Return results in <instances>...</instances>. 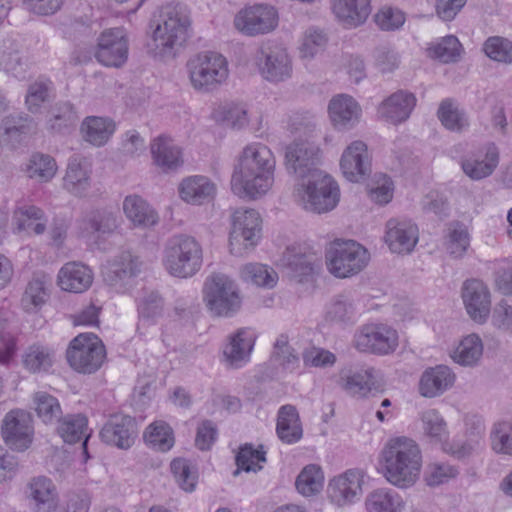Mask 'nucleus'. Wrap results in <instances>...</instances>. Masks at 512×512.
Listing matches in <instances>:
<instances>
[{
  "mask_svg": "<svg viewBox=\"0 0 512 512\" xmlns=\"http://www.w3.org/2000/svg\"><path fill=\"white\" fill-rule=\"evenodd\" d=\"M325 475L317 464H308L302 468L295 480V488L303 497H314L324 488Z\"/></svg>",
  "mask_w": 512,
  "mask_h": 512,
  "instance_id": "obj_45",
  "label": "nucleus"
},
{
  "mask_svg": "<svg viewBox=\"0 0 512 512\" xmlns=\"http://www.w3.org/2000/svg\"><path fill=\"white\" fill-rule=\"evenodd\" d=\"M256 340L255 330L248 327L229 334L221 347V361L230 368L244 367L251 360Z\"/></svg>",
  "mask_w": 512,
  "mask_h": 512,
  "instance_id": "obj_17",
  "label": "nucleus"
},
{
  "mask_svg": "<svg viewBox=\"0 0 512 512\" xmlns=\"http://www.w3.org/2000/svg\"><path fill=\"white\" fill-rule=\"evenodd\" d=\"M1 435L7 447L14 452L29 450L35 440L34 420L23 409H12L4 416Z\"/></svg>",
  "mask_w": 512,
  "mask_h": 512,
  "instance_id": "obj_13",
  "label": "nucleus"
},
{
  "mask_svg": "<svg viewBox=\"0 0 512 512\" xmlns=\"http://www.w3.org/2000/svg\"><path fill=\"white\" fill-rule=\"evenodd\" d=\"M187 70L192 87L209 92L228 78V63L224 56L213 51H204L190 58Z\"/></svg>",
  "mask_w": 512,
  "mask_h": 512,
  "instance_id": "obj_8",
  "label": "nucleus"
},
{
  "mask_svg": "<svg viewBox=\"0 0 512 512\" xmlns=\"http://www.w3.org/2000/svg\"><path fill=\"white\" fill-rule=\"evenodd\" d=\"M165 253L166 256H199L202 248L194 237L178 234L167 240Z\"/></svg>",
  "mask_w": 512,
  "mask_h": 512,
  "instance_id": "obj_58",
  "label": "nucleus"
},
{
  "mask_svg": "<svg viewBox=\"0 0 512 512\" xmlns=\"http://www.w3.org/2000/svg\"><path fill=\"white\" fill-rule=\"evenodd\" d=\"M180 197L192 204H202L214 198L215 184L206 176L196 175L184 179L179 186Z\"/></svg>",
  "mask_w": 512,
  "mask_h": 512,
  "instance_id": "obj_37",
  "label": "nucleus"
},
{
  "mask_svg": "<svg viewBox=\"0 0 512 512\" xmlns=\"http://www.w3.org/2000/svg\"><path fill=\"white\" fill-rule=\"evenodd\" d=\"M462 421L471 439L461 445L451 441L448 422L435 408L421 411L415 426L421 437L428 443L438 446L447 454L464 458L480 447L485 429L483 419L477 414L465 413Z\"/></svg>",
  "mask_w": 512,
  "mask_h": 512,
  "instance_id": "obj_2",
  "label": "nucleus"
},
{
  "mask_svg": "<svg viewBox=\"0 0 512 512\" xmlns=\"http://www.w3.org/2000/svg\"><path fill=\"white\" fill-rule=\"evenodd\" d=\"M354 346L361 352L379 356L390 355L399 346V334L393 326L387 323L369 322L356 331Z\"/></svg>",
  "mask_w": 512,
  "mask_h": 512,
  "instance_id": "obj_11",
  "label": "nucleus"
},
{
  "mask_svg": "<svg viewBox=\"0 0 512 512\" xmlns=\"http://www.w3.org/2000/svg\"><path fill=\"white\" fill-rule=\"evenodd\" d=\"M489 440L493 452L512 456V418L496 421L491 428Z\"/></svg>",
  "mask_w": 512,
  "mask_h": 512,
  "instance_id": "obj_50",
  "label": "nucleus"
},
{
  "mask_svg": "<svg viewBox=\"0 0 512 512\" xmlns=\"http://www.w3.org/2000/svg\"><path fill=\"white\" fill-rule=\"evenodd\" d=\"M423 466L418 443L406 436L389 439L377 459V471L392 486L409 489L420 479Z\"/></svg>",
  "mask_w": 512,
  "mask_h": 512,
  "instance_id": "obj_3",
  "label": "nucleus"
},
{
  "mask_svg": "<svg viewBox=\"0 0 512 512\" xmlns=\"http://www.w3.org/2000/svg\"><path fill=\"white\" fill-rule=\"evenodd\" d=\"M294 201L303 209L314 213L333 210L340 199L337 182L324 172L312 174V178L296 182L293 190Z\"/></svg>",
  "mask_w": 512,
  "mask_h": 512,
  "instance_id": "obj_6",
  "label": "nucleus"
},
{
  "mask_svg": "<svg viewBox=\"0 0 512 512\" xmlns=\"http://www.w3.org/2000/svg\"><path fill=\"white\" fill-rule=\"evenodd\" d=\"M484 343L477 333L462 336L450 351V358L454 363L463 367H474L482 359Z\"/></svg>",
  "mask_w": 512,
  "mask_h": 512,
  "instance_id": "obj_34",
  "label": "nucleus"
},
{
  "mask_svg": "<svg viewBox=\"0 0 512 512\" xmlns=\"http://www.w3.org/2000/svg\"><path fill=\"white\" fill-rule=\"evenodd\" d=\"M190 25V12L185 5L163 6L150 22L149 52L161 60L174 58L189 37Z\"/></svg>",
  "mask_w": 512,
  "mask_h": 512,
  "instance_id": "obj_4",
  "label": "nucleus"
},
{
  "mask_svg": "<svg viewBox=\"0 0 512 512\" xmlns=\"http://www.w3.org/2000/svg\"><path fill=\"white\" fill-rule=\"evenodd\" d=\"M214 118L233 129H242L248 124L247 110L243 105L224 104L214 111Z\"/></svg>",
  "mask_w": 512,
  "mask_h": 512,
  "instance_id": "obj_57",
  "label": "nucleus"
},
{
  "mask_svg": "<svg viewBox=\"0 0 512 512\" xmlns=\"http://www.w3.org/2000/svg\"><path fill=\"white\" fill-rule=\"evenodd\" d=\"M78 119V114L71 103L59 102L50 111L47 127L55 133H67L76 126Z\"/></svg>",
  "mask_w": 512,
  "mask_h": 512,
  "instance_id": "obj_49",
  "label": "nucleus"
},
{
  "mask_svg": "<svg viewBox=\"0 0 512 512\" xmlns=\"http://www.w3.org/2000/svg\"><path fill=\"white\" fill-rule=\"evenodd\" d=\"M93 274L91 269L79 261L66 263L57 276L58 286L67 292L82 293L92 284Z\"/></svg>",
  "mask_w": 512,
  "mask_h": 512,
  "instance_id": "obj_31",
  "label": "nucleus"
},
{
  "mask_svg": "<svg viewBox=\"0 0 512 512\" xmlns=\"http://www.w3.org/2000/svg\"><path fill=\"white\" fill-rule=\"evenodd\" d=\"M33 127V120L24 113H13L2 119L0 127V144L15 148Z\"/></svg>",
  "mask_w": 512,
  "mask_h": 512,
  "instance_id": "obj_35",
  "label": "nucleus"
},
{
  "mask_svg": "<svg viewBox=\"0 0 512 512\" xmlns=\"http://www.w3.org/2000/svg\"><path fill=\"white\" fill-rule=\"evenodd\" d=\"M27 495L36 512H56L59 508L58 491L50 478L38 476L31 479Z\"/></svg>",
  "mask_w": 512,
  "mask_h": 512,
  "instance_id": "obj_29",
  "label": "nucleus"
},
{
  "mask_svg": "<svg viewBox=\"0 0 512 512\" xmlns=\"http://www.w3.org/2000/svg\"><path fill=\"white\" fill-rule=\"evenodd\" d=\"M96 59L107 67L119 68L128 59V41L123 28L105 30L98 38Z\"/></svg>",
  "mask_w": 512,
  "mask_h": 512,
  "instance_id": "obj_19",
  "label": "nucleus"
},
{
  "mask_svg": "<svg viewBox=\"0 0 512 512\" xmlns=\"http://www.w3.org/2000/svg\"><path fill=\"white\" fill-rule=\"evenodd\" d=\"M234 25L248 36L269 33L278 25V13L271 5L256 4L240 10L234 18Z\"/></svg>",
  "mask_w": 512,
  "mask_h": 512,
  "instance_id": "obj_18",
  "label": "nucleus"
},
{
  "mask_svg": "<svg viewBox=\"0 0 512 512\" xmlns=\"http://www.w3.org/2000/svg\"><path fill=\"white\" fill-rule=\"evenodd\" d=\"M145 444L159 452H167L175 444V435L172 427L162 420H157L149 424L144 433Z\"/></svg>",
  "mask_w": 512,
  "mask_h": 512,
  "instance_id": "obj_44",
  "label": "nucleus"
},
{
  "mask_svg": "<svg viewBox=\"0 0 512 512\" xmlns=\"http://www.w3.org/2000/svg\"><path fill=\"white\" fill-rule=\"evenodd\" d=\"M383 388V379L379 371L372 367L361 369L346 376L343 389L351 396L366 398Z\"/></svg>",
  "mask_w": 512,
  "mask_h": 512,
  "instance_id": "obj_30",
  "label": "nucleus"
},
{
  "mask_svg": "<svg viewBox=\"0 0 512 512\" xmlns=\"http://www.w3.org/2000/svg\"><path fill=\"white\" fill-rule=\"evenodd\" d=\"M240 275L244 282L267 289L274 288L278 282L276 271L268 265L258 262L245 265Z\"/></svg>",
  "mask_w": 512,
  "mask_h": 512,
  "instance_id": "obj_51",
  "label": "nucleus"
},
{
  "mask_svg": "<svg viewBox=\"0 0 512 512\" xmlns=\"http://www.w3.org/2000/svg\"><path fill=\"white\" fill-rule=\"evenodd\" d=\"M361 107L350 95L338 94L329 102L328 113L333 127L339 131L354 128L361 117Z\"/></svg>",
  "mask_w": 512,
  "mask_h": 512,
  "instance_id": "obj_24",
  "label": "nucleus"
},
{
  "mask_svg": "<svg viewBox=\"0 0 512 512\" xmlns=\"http://www.w3.org/2000/svg\"><path fill=\"white\" fill-rule=\"evenodd\" d=\"M208 310L217 316H232L242 306V296L237 283L224 273L209 276L202 290Z\"/></svg>",
  "mask_w": 512,
  "mask_h": 512,
  "instance_id": "obj_7",
  "label": "nucleus"
},
{
  "mask_svg": "<svg viewBox=\"0 0 512 512\" xmlns=\"http://www.w3.org/2000/svg\"><path fill=\"white\" fill-rule=\"evenodd\" d=\"M31 407L38 419L45 425L55 424L62 416V408L59 400L45 391L33 393Z\"/></svg>",
  "mask_w": 512,
  "mask_h": 512,
  "instance_id": "obj_47",
  "label": "nucleus"
},
{
  "mask_svg": "<svg viewBox=\"0 0 512 512\" xmlns=\"http://www.w3.org/2000/svg\"><path fill=\"white\" fill-rule=\"evenodd\" d=\"M151 154L156 165L163 170H173L182 164L181 150L174 141L160 135L150 145Z\"/></svg>",
  "mask_w": 512,
  "mask_h": 512,
  "instance_id": "obj_38",
  "label": "nucleus"
},
{
  "mask_svg": "<svg viewBox=\"0 0 512 512\" xmlns=\"http://www.w3.org/2000/svg\"><path fill=\"white\" fill-rule=\"evenodd\" d=\"M499 163V151L494 144L487 145L461 161L463 172L472 180H481L490 176Z\"/></svg>",
  "mask_w": 512,
  "mask_h": 512,
  "instance_id": "obj_27",
  "label": "nucleus"
},
{
  "mask_svg": "<svg viewBox=\"0 0 512 512\" xmlns=\"http://www.w3.org/2000/svg\"><path fill=\"white\" fill-rule=\"evenodd\" d=\"M407 501L397 491L379 487L370 491L364 500L365 512H406Z\"/></svg>",
  "mask_w": 512,
  "mask_h": 512,
  "instance_id": "obj_33",
  "label": "nucleus"
},
{
  "mask_svg": "<svg viewBox=\"0 0 512 512\" xmlns=\"http://www.w3.org/2000/svg\"><path fill=\"white\" fill-rule=\"evenodd\" d=\"M458 470L455 466L446 462H433L425 471V482L430 487H436L448 483L456 478Z\"/></svg>",
  "mask_w": 512,
  "mask_h": 512,
  "instance_id": "obj_61",
  "label": "nucleus"
},
{
  "mask_svg": "<svg viewBox=\"0 0 512 512\" xmlns=\"http://www.w3.org/2000/svg\"><path fill=\"white\" fill-rule=\"evenodd\" d=\"M83 139L93 146H103L115 131V123L105 117L88 116L81 123Z\"/></svg>",
  "mask_w": 512,
  "mask_h": 512,
  "instance_id": "obj_41",
  "label": "nucleus"
},
{
  "mask_svg": "<svg viewBox=\"0 0 512 512\" xmlns=\"http://www.w3.org/2000/svg\"><path fill=\"white\" fill-rule=\"evenodd\" d=\"M54 361V350L38 343L29 345L21 355L22 365L30 373L46 372Z\"/></svg>",
  "mask_w": 512,
  "mask_h": 512,
  "instance_id": "obj_43",
  "label": "nucleus"
},
{
  "mask_svg": "<svg viewBox=\"0 0 512 512\" xmlns=\"http://www.w3.org/2000/svg\"><path fill=\"white\" fill-rule=\"evenodd\" d=\"M163 265L171 276L188 278L200 270L202 262L201 258H166Z\"/></svg>",
  "mask_w": 512,
  "mask_h": 512,
  "instance_id": "obj_62",
  "label": "nucleus"
},
{
  "mask_svg": "<svg viewBox=\"0 0 512 512\" xmlns=\"http://www.w3.org/2000/svg\"><path fill=\"white\" fill-rule=\"evenodd\" d=\"M369 480L364 469H347L329 479L327 497L338 508L350 507L362 499Z\"/></svg>",
  "mask_w": 512,
  "mask_h": 512,
  "instance_id": "obj_9",
  "label": "nucleus"
},
{
  "mask_svg": "<svg viewBox=\"0 0 512 512\" xmlns=\"http://www.w3.org/2000/svg\"><path fill=\"white\" fill-rule=\"evenodd\" d=\"M50 278L44 273L35 274L27 283L21 298V305L27 312L38 311L47 301Z\"/></svg>",
  "mask_w": 512,
  "mask_h": 512,
  "instance_id": "obj_39",
  "label": "nucleus"
},
{
  "mask_svg": "<svg viewBox=\"0 0 512 512\" xmlns=\"http://www.w3.org/2000/svg\"><path fill=\"white\" fill-rule=\"evenodd\" d=\"M418 236V227L410 220L390 219L386 223L385 242L392 253H410Z\"/></svg>",
  "mask_w": 512,
  "mask_h": 512,
  "instance_id": "obj_22",
  "label": "nucleus"
},
{
  "mask_svg": "<svg viewBox=\"0 0 512 512\" xmlns=\"http://www.w3.org/2000/svg\"><path fill=\"white\" fill-rule=\"evenodd\" d=\"M275 165V157L266 145L252 143L245 146L233 169L232 191L242 198L264 196L273 186Z\"/></svg>",
  "mask_w": 512,
  "mask_h": 512,
  "instance_id": "obj_1",
  "label": "nucleus"
},
{
  "mask_svg": "<svg viewBox=\"0 0 512 512\" xmlns=\"http://www.w3.org/2000/svg\"><path fill=\"white\" fill-rule=\"evenodd\" d=\"M118 227L119 220L113 212L97 210L89 216L86 229L99 237L100 235L112 234Z\"/></svg>",
  "mask_w": 512,
  "mask_h": 512,
  "instance_id": "obj_60",
  "label": "nucleus"
},
{
  "mask_svg": "<svg viewBox=\"0 0 512 512\" xmlns=\"http://www.w3.org/2000/svg\"><path fill=\"white\" fill-rule=\"evenodd\" d=\"M253 60L260 75L269 82H282L292 75V59L287 49L280 44H262L256 50Z\"/></svg>",
  "mask_w": 512,
  "mask_h": 512,
  "instance_id": "obj_12",
  "label": "nucleus"
},
{
  "mask_svg": "<svg viewBox=\"0 0 512 512\" xmlns=\"http://www.w3.org/2000/svg\"><path fill=\"white\" fill-rule=\"evenodd\" d=\"M57 434L68 444L82 441L84 461L89 459L87 442L92 434L88 419L82 414H68L58 420Z\"/></svg>",
  "mask_w": 512,
  "mask_h": 512,
  "instance_id": "obj_28",
  "label": "nucleus"
},
{
  "mask_svg": "<svg viewBox=\"0 0 512 512\" xmlns=\"http://www.w3.org/2000/svg\"><path fill=\"white\" fill-rule=\"evenodd\" d=\"M483 50L494 61L512 63V42L506 38L499 36L488 38L484 43Z\"/></svg>",
  "mask_w": 512,
  "mask_h": 512,
  "instance_id": "obj_63",
  "label": "nucleus"
},
{
  "mask_svg": "<svg viewBox=\"0 0 512 512\" xmlns=\"http://www.w3.org/2000/svg\"><path fill=\"white\" fill-rule=\"evenodd\" d=\"M276 432L280 440L287 444L296 443L302 438V425L294 406L285 405L279 409Z\"/></svg>",
  "mask_w": 512,
  "mask_h": 512,
  "instance_id": "obj_40",
  "label": "nucleus"
},
{
  "mask_svg": "<svg viewBox=\"0 0 512 512\" xmlns=\"http://www.w3.org/2000/svg\"><path fill=\"white\" fill-rule=\"evenodd\" d=\"M455 380V373L446 365L427 368L419 379V394L425 398L439 397L454 385Z\"/></svg>",
  "mask_w": 512,
  "mask_h": 512,
  "instance_id": "obj_25",
  "label": "nucleus"
},
{
  "mask_svg": "<svg viewBox=\"0 0 512 512\" xmlns=\"http://www.w3.org/2000/svg\"><path fill=\"white\" fill-rule=\"evenodd\" d=\"M106 358L105 347L100 338L93 333H81L69 344L67 361L72 369L79 373L96 372Z\"/></svg>",
  "mask_w": 512,
  "mask_h": 512,
  "instance_id": "obj_10",
  "label": "nucleus"
},
{
  "mask_svg": "<svg viewBox=\"0 0 512 512\" xmlns=\"http://www.w3.org/2000/svg\"><path fill=\"white\" fill-rule=\"evenodd\" d=\"M25 171L31 179L42 183L48 182L56 174V161L50 155L35 153L30 157Z\"/></svg>",
  "mask_w": 512,
  "mask_h": 512,
  "instance_id": "obj_54",
  "label": "nucleus"
},
{
  "mask_svg": "<svg viewBox=\"0 0 512 512\" xmlns=\"http://www.w3.org/2000/svg\"><path fill=\"white\" fill-rule=\"evenodd\" d=\"M416 97L406 90H398L385 98L377 108L380 119L397 125L405 122L416 106Z\"/></svg>",
  "mask_w": 512,
  "mask_h": 512,
  "instance_id": "obj_23",
  "label": "nucleus"
},
{
  "mask_svg": "<svg viewBox=\"0 0 512 512\" xmlns=\"http://www.w3.org/2000/svg\"><path fill=\"white\" fill-rule=\"evenodd\" d=\"M320 149L312 141L300 140L289 144L285 150V165L289 174L297 178V182L312 178V174L322 172L317 168Z\"/></svg>",
  "mask_w": 512,
  "mask_h": 512,
  "instance_id": "obj_15",
  "label": "nucleus"
},
{
  "mask_svg": "<svg viewBox=\"0 0 512 512\" xmlns=\"http://www.w3.org/2000/svg\"><path fill=\"white\" fill-rule=\"evenodd\" d=\"M44 218L43 210L34 205L18 206L13 212V223L18 232L26 231L35 235L44 233L46 228Z\"/></svg>",
  "mask_w": 512,
  "mask_h": 512,
  "instance_id": "obj_42",
  "label": "nucleus"
},
{
  "mask_svg": "<svg viewBox=\"0 0 512 512\" xmlns=\"http://www.w3.org/2000/svg\"><path fill=\"white\" fill-rule=\"evenodd\" d=\"M261 219L254 209L239 208L232 216L231 253H250L260 239Z\"/></svg>",
  "mask_w": 512,
  "mask_h": 512,
  "instance_id": "obj_14",
  "label": "nucleus"
},
{
  "mask_svg": "<svg viewBox=\"0 0 512 512\" xmlns=\"http://www.w3.org/2000/svg\"><path fill=\"white\" fill-rule=\"evenodd\" d=\"M271 362L275 368L273 376L277 379H285L289 375L301 373L300 359L294 349L288 344V337L280 335L274 344Z\"/></svg>",
  "mask_w": 512,
  "mask_h": 512,
  "instance_id": "obj_32",
  "label": "nucleus"
},
{
  "mask_svg": "<svg viewBox=\"0 0 512 512\" xmlns=\"http://www.w3.org/2000/svg\"><path fill=\"white\" fill-rule=\"evenodd\" d=\"M63 186L76 196H83L90 188V170L83 157L72 156L67 164Z\"/></svg>",
  "mask_w": 512,
  "mask_h": 512,
  "instance_id": "obj_36",
  "label": "nucleus"
},
{
  "mask_svg": "<svg viewBox=\"0 0 512 512\" xmlns=\"http://www.w3.org/2000/svg\"><path fill=\"white\" fill-rule=\"evenodd\" d=\"M54 87L50 80H37L29 85L25 103L31 113L40 112L42 106L54 97Z\"/></svg>",
  "mask_w": 512,
  "mask_h": 512,
  "instance_id": "obj_56",
  "label": "nucleus"
},
{
  "mask_svg": "<svg viewBox=\"0 0 512 512\" xmlns=\"http://www.w3.org/2000/svg\"><path fill=\"white\" fill-rule=\"evenodd\" d=\"M266 450L262 445L246 443L239 448L236 455L237 470L239 472L256 473L263 469L266 463Z\"/></svg>",
  "mask_w": 512,
  "mask_h": 512,
  "instance_id": "obj_48",
  "label": "nucleus"
},
{
  "mask_svg": "<svg viewBox=\"0 0 512 512\" xmlns=\"http://www.w3.org/2000/svg\"><path fill=\"white\" fill-rule=\"evenodd\" d=\"M101 439L120 449L130 448L137 436L134 418L124 414L112 415L100 432Z\"/></svg>",
  "mask_w": 512,
  "mask_h": 512,
  "instance_id": "obj_21",
  "label": "nucleus"
},
{
  "mask_svg": "<svg viewBox=\"0 0 512 512\" xmlns=\"http://www.w3.org/2000/svg\"><path fill=\"white\" fill-rule=\"evenodd\" d=\"M367 265V258H327L328 271L337 278H347L359 273Z\"/></svg>",
  "mask_w": 512,
  "mask_h": 512,
  "instance_id": "obj_59",
  "label": "nucleus"
},
{
  "mask_svg": "<svg viewBox=\"0 0 512 512\" xmlns=\"http://www.w3.org/2000/svg\"><path fill=\"white\" fill-rule=\"evenodd\" d=\"M123 210L126 217L136 226L150 227L158 221L157 213L137 195H130L124 199Z\"/></svg>",
  "mask_w": 512,
  "mask_h": 512,
  "instance_id": "obj_46",
  "label": "nucleus"
},
{
  "mask_svg": "<svg viewBox=\"0 0 512 512\" xmlns=\"http://www.w3.org/2000/svg\"><path fill=\"white\" fill-rule=\"evenodd\" d=\"M437 115L442 125L450 131L461 132L469 126L465 112L451 99H445L440 103Z\"/></svg>",
  "mask_w": 512,
  "mask_h": 512,
  "instance_id": "obj_53",
  "label": "nucleus"
},
{
  "mask_svg": "<svg viewBox=\"0 0 512 512\" xmlns=\"http://www.w3.org/2000/svg\"><path fill=\"white\" fill-rule=\"evenodd\" d=\"M171 473L177 485L185 492L195 491L199 473L195 464L184 458H176L170 464Z\"/></svg>",
  "mask_w": 512,
  "mask_h": 512,
  "instance_id": "obj_52",
  "label": "nucleus"
},
{
  "mask_svg": "<svg viewBox=\"0 0 512 512\" xmlns=\"http://www.w3.org/2000/svg\"><path fill=\"white\" fill-rule=\"evenodd\" d=\"M460 294L469 319L478 325L486 324L493 313L492 295L487 285L479 279H467Z\"/></svg>",
  "mask_w": 512,
  "mask_h": 512,
  "instance_id": "obj_16",
  "label": "nucleus"
},
{
  "mask_svg": "<svg viewBox=\"0 0 512 512\" xmlns=\"http://www.w3.org/2000/svg\"><path fill=\"white\" fill-rule=\"evenodd\" d=\"M303 363L307 367L327 369L337 361V356L332 351L319 346H310L302 353Z\"/></svg>",
  "mask_w": 512,
  "mask_h": 512,
  "instance_id": "obj_64",
  "label": "nucleus"
},
{
  "mask_svg": "<svg viewBox=\"0 0 512 512\" xmlns=\"http://www.w3.org/2000/svg\"><path fill=\"white\" fill-rule=\"evenodd\" d=\"M190 25V12L185 5L163 6L150 22L149 52L161 60L174 58L189 37Z\"/></svg>",
  "mask_w": 512,
  "mask_h": 512,
  "instance_id": "obj_5",
  "label": "nucleus"
},
{
  "mask_svg": "<svg viewBox=\"0 0 512 512\" xmlns=\"http://www.w3.org/2000/svg\"><path fill=\"white\" fill-rule=\"evenodd\" d=\"M135 266L133 258H113L107 261L102 273L105 281L112 286H117L135 274Z\"/></svg>",
  "mask_w": 512,
  "mask_h": 512,
  "instance_id": "obj_55",
  "label": "nucleus"
},
{
  "mask_svg": "<svg viewBox=\"0 0 512 512\" xmlns=\"http://www.w3.org/2000/svg\"><path fill=\"white\" fill-rule=\"evenodd\" d=\"M331 10L337 21L345 28H356L368 19L371 0H331Z\"/></svg>",
  "mask_w": 512,
  "mask_h": 512,
  "instance_id": "obj_26",
  "label": "nucleus"
},
{
  "mask_svg": "<svg viewBox=\"0 0 512 512\" xmlns=\"http://www.w3.org/2000/svg\"><path fill=\"white\" fill-rule=\"evenodd\" d=\"M340 167L344 177L351 182L364 180L371 172V159L367 145L361 141H353L343 151Z\"/></svg>",
  "mask_w": 512,
  "mask_h": 512,
  "instance_id": "obj_20",
  "label": "nucleus"
}]
</instances>
